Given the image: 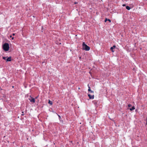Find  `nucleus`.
<instances>
[{
  "instance_id": "obj_17",
  "label": "nucleus",
  "mask_w": 147,
  "mask_h": 147,
  "mask_svg": "<svg viewBox=\"0 0 147 147\" xmlns=\"http://www.w3.org/2000/svg\"><path fill=\"white\" fill-rule=\"evenodd\" d=\"M22 114L21 115H23H23H24V112L23 111V112H22Z\"/></svg>"
},
{
  "instance_id": "obj_8",
  "label": "nucleus",
  "mask_w": 147,
  "mask_h": 147,
  "mask_svg": "<svg viewBox=\"0 0 147 147\" xmlns=\"http://www.w3.org/2000/svg\"><path fill=\"white\" fill-rule=\"evenodd\" d=\"M92 102L94 104L95 106H96L97 105V102L96 101H93Z\"/></svg>"
},
{
  "instance_id": "obj_14",
  "label": "nucleus",
  "mask_w": 147,
  "mask_h": 147,
  "mask_svg": "<svg viewBox=\"0 0 147 147\" xmlns=\"http://www.w3.org/2000/svg\"><path fill=\"white\" fill-rule=\"evenodd\" d=\"M108 20L107 18H106L105 19V22H106L107 21H108Z\"/></svg>"
},
{
  "instance_id": "obj_21",
  "label": "nucleus",
  "mask_w": 147,
  "mask_h": 147,
  "mask_svg": "<svg viewBox=\"0 0 147 147\" xmlns=\"http://www.w3.org/2000/svg\"><path fill=\"white\" fill-rule=\"evenodd\" d=\"M77 3L76 2H75L74 3V4H77Z\"/></svg>"
},
{
  "instance_id": "obj_12",
  "label": "nucleus",
  "mask_w": 147,
  "mask_h": 147,
  "mask_svg": "<svg viewBox=\"0 0 147 147\" xmlns=\"http://www.w3.org/2000/svg\"><path fill=\"white\" fill-rule=\"evenodd\" d=\"M10 38H11L12 40H13L14 39V37H12V35H10Z\"/></svg>"
},
{
  "instance_id": "obj_15",
  "label": "nucleus",
  "mask_w": 147,
  "mask_h": 147,
  "mask_svg": "<svg viewBox=\"0 0 147 147\" xmlns=\"http://www.w3.org/2000/svg\"><path fill=\"white\" fill-rule=\"evenodd\" d=\"M6 57H3V59H4L5 60Z\"/></svg>"
},
{
  "instance_id": "obj_9",
  "label": "nucleus",
  "mask_w": 147,
  "mask_h": 147,
  "mask_svg": "<svg viewBox=\"0 0 147 147\" xmlns=\"http://www.w3.org/2000/svg\"><path fill=\"white\" fill-rule=\"evenodd\" d=\"M135 109V107L134 106H133L131 108L129 109V110L131 111H132Z\"/></svg>"
},
{
  "instance_id": "obj_20",
  "label": "nucleus",
  "mask_w": 147,
  "mask_h": 147,
  "mask_svg": "<svg viewBox=\"0 0 147 147\" xmlns=\"http://www.w3.org/2000/svg\"><path fill=\"white\" fill-rule=\"evenodd\" d=\"M125 4H123V5H122V6H125Z\"/></svg>"
},
{
  "instance_id": "obj_18",
  "label": "nucleus",
  "mask_w": 147,
  "mask_h": 147,
  "mask_svg": "<svg viewBox=\"0 0 147 147\" xmlns=\"http://www.w3.org/2000/svg\"><path fill=\"white\" fill-rule=\"evenodd\" d=\"M108 21H109L110 22H111V20H110V19H108Z\"/></svg>"
},
{
  "instance_id": "obj_6",
  "label": "nucleus",
  "mask_w": 147,
  "mask_h": 147,
  "mask_svg": "<svg viewBox=\"0 0 147 147\" xmlns=\"http://www.w3.org/2000/svg\"><path fill=\"white\" fill-rule=\"evenodd\" d=\"M88 87L89 88V89H88V91L89 92H90L91 93H94L93 91L91 90L90 89V88L89 86V84H88Z\"/></svg>"
},
{
  "instance_id": "obj_3",
  "label": "nucleus",
  "mask_w": 147,
  "mask_h": 147,
  "mask_svg": "<svg viewBox=\"0 0 147 147\" xmlns=\"http://www.w3.org/2000/svg\"><path fill=\"white\" fill-rule=\"evenodd\" d=\"M30 97L31 98H29V100L31 102L34 103L35 102V99L34 98L31 97V96Z\"/></svg>"
},
{
  "instance_id": "obj_7",
  "label": "nucleus",
  "mask_w": 147,
  "mask_h": 147,
  "mask_svg": "<svg viewBox=\"0 0 147 147\" xmlns=\"http://www.w3.org/2000/svg\"><path fill=\"white\" fill-rule=\"evenodd\" d=\"M11 60V57H10L6 59L7 61H10Z\"/></svg>"
},
{
  "instance_id": "obj_5",
  "label": "nucleus",
  "mask_w": 147,
  "mask_h": 147,
  "mask_svg": "<svg viewBox=\"0 0 147 147\" xmlns=\"http://www.w3.org/2000/svg\"><path fill=\"white\" fill-rule=\"evenodd\" d=\"M115 47L116 46L115 45H114L112 47H111V48L110 49L112 52H114V51L113 50V49H114Z\"/></svg>"
},
{
  "instance_id": "obj_2",
  "label": "nucleus",
  "mask_w": 147,
  "mask_h": 147,
  "mask_svg": "<svg viewBox=\"0 0 147 147\" xmlns=\"http://www.w3.org/2000/svg\"><path fill=\"white\" fill-rule=\"evenodd\" d=\"M3 48L5 51H8L9 49V44L7 43H5L3 45Z\"/></svg>"
},
{
  "instance_id": "obj_23",
  "label": "nucleus",
  "mask_w": 147,
  "mask_h": 147,
  "mask_svg": "<svg viewBox=\"0 0 147 147\" xmlns=\"http://www.w3.org/2000/svg\"><path fill=\"white\" fill-rule=\"evenodd\" d=\"M78 89H80V88H79Z\"/></svg>"
},
{
  "instance_id": "obj_16",
  "label": "nucleus",
  "mask_w": 147,
  "mask_h": 147,
  "mask_svg": "<svg viewBox=\"0 0 147 147\" xmlns=\"http://www.w3.org/2000/svg\"><path fill=\"white\" fill-rule=\"evenodd\" d=\"M57 115L58 116L59 119H60L61 118V116L59 115Z\"/></svg>"
},
{
  "instance_id": "obj_13",
  "label": "nucleus",
  "mask_w": 147,
  "mask_h": 147,
  "mask_svg": "<svg viewBox=\"0 0 147 147\" xmlns=\"http://www.w3.org/2000/svg\"><path fill=\"white\" fill-rule=\"evenodd\" d=\"M128 106L129 107H130L131 106V104H129L128 105Z\"/></svg>"
},
{
  "instance_id": "obj_19",
  "label": "nucleus",
  "mask_w": 147,
  "mask_h": 147,
  "mask_svg": "<svg viewBox=\"0 0 147 147\" xmlns=\"http://www.w3.org/2000/svg\"><path fill=\"white\" fill-rule=\"evenodd\" d=\"M12 35L13 36H14L15 35V33H13L12 34Z\"/></svg>"
},
{
  "instance_id": "obj_11",
  "label": "nucleus",
  "mask_w": 147,
  "mask_h": 147,
  "mask_svg": "<svg viewBox=\"0 0 147 147\" xmlns=\"http://www.w3.org/2000/svg\"><path fill=\"white\" fill-rule=\"evenodd\" d=\"M48 103L50 105H52L53 104L52 102L51 101H50V100H49Z\"/></svg>"
},
{
  "instance_id": "obj_22",
  "label": "nucleus",
  "mask_w": 147,
  "mask_h": 147,
  "mask_svg": "<svg viewBox=\"0 0 147 147\" xmlns=\"http://www.w3.org/2000/svg\"><path fill=\"white\" fill-rule=\"evenodd\" d=\"M13 87H14V86H12V88H13Z\"/></svg>"
},
{
  "instance_id": "obj_1",
  "label": "nucleus",
  "mask_w": 147,
  "mask_h": 147,
  "mask_svg": "<svg viewBox=\"0 0 147 147\" xmlns=\"http://www.w3.org/2000/svg\"><path fill=\"white\" fill-rule=\"evenodd\" d=\"M82 49L86 51H88L90 49V47L85 44L84 42H83L82 44Z\"/></svg>"
},
{
  "instance_id": "obj_4",
  "label": "nucleus",
  "mask_w": 147,
  "mask_h": 147,
  "mask_svg": "<svg viewBox=\"0 0 147 147\" xmlns=\"http://www.w3.org/2000/svg\"><path fill=\"white\" fill-rule=\"evenodd\" d=\"M88 96H89L90 99H93L94 98V95H91L90 94H88Z\"/></svg>"
},
{
  "instance_id": "obj_10",
  "label": "nucleus",
  "mask_w": 147,
  "mask_h": 147,
  "mask_svg": "<svg viewBox=\"0 0 147 147\" xmlns=\"http://www.w3.org/2000/svg\"><path fill=\"white\" fill-rule=\"evenodd\" d=\"M126 9L128 10H129L131 8L129 6H127L126 7Z\"/></svg>"
}]
</instances>
